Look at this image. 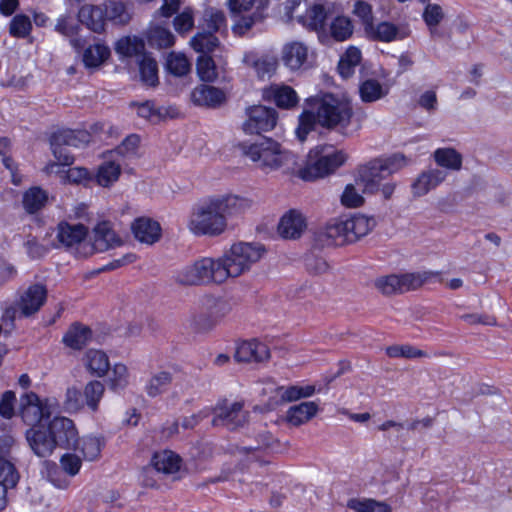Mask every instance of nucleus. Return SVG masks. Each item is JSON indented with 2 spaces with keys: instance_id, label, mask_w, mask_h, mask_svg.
<instances>
[{
  "instance_id": "14",
  "label": "nucleus",
  "mask_w": 512,
  "mask_h": 512,
  "mask_svg": "<svg viewBox=\"0 0 512 512\" xmlns=\"http://www.w3.org/2000/svg\"><path fill=\"white\" fill-rule=\"evenodd\" d=\"M152 467L144 470L145 479L143 484L148 487H153L156 482L150 479V475L154 471L163 473L165 475H175L180 472L181 458L179 455L170 450H163L156 452L151 460Z\"/></svg>"
},
{
  "instance_id": "39",
  "label": "nucleus",
  "mask_w": 512,
  "mask_h": 512,
  "mask_svg": "<svg viewBox=\"0 0 512 512\" xmlns=\"http://www.w3.org/2000/svg\"><path fill=\"white\" fill-rule=\"evenodd\" d=\"M173 375L168 371H159L151 375L147 380L144 390L151 397H157L168 390L172 383Z\"/></svg>"
},
{
  "instance_id": "54",
  "label": "nucleus",
  "mask_w": 512,
  "mask_h": 512,
  "mask_svg": "<svg viewBox=\"0 0 512 512\" xmlns=\"http://www.w3.org/2000/svg\"><path fill=\"white\" fill-rule=\"evenodd\" d=\"M194 11L191 7L184 8L173 19V27L179 35H187L194 28Z\"/></svg>"
},
{
  "instance_id": "19",
  "label": "nucleus",
  "mask_w": 512,
  "mask_h": 512,
  "mask_svg": "<svg viewBox=\"0 0 512 512\" xmlns=\"http://www.w3.org/2000/svg\"><path fill=\"white\" fill-rule=\"evenodd\" d=\"M446 178L447 172L443 169L431 168L425 170L412 183V193L416 197L424 196L443 183Z\"/></svg>"
},
{
  "instance_id": "31",
  "label": "nucleus",
  "mask_w": 512,
  "mask_h": 512,
  "mask_svg": "<svg viewBox=\"0 0 512 512\" xmlns=\"http://www.w3.org/2000/svg\"><path fill=\"white\" fill-rule=\"evenodd\" d=\"M327 13L323 5L314 4L306 9L304 14L297 15V21L309 30L323 31Z\"/></svg>"
},
{
  "instance_id": "30",
  "label": "nucleus",
  "mask_w": 512,
  "mask_h": 512,
  "mask_svg": "<svg viewBox=\"0 0 512 512\" xmlns=\"http://www.w3.org/2000/svg\"><path fill=\"white\" fill-rule=\"evenodd\" d=\"M266 96L274 103L284 109H290L297 105L299 98L296 91L287 85H271L266 91Z\"/></svg>"
},
{
  "instance_id": "44",
  "label": "nucleus",
  "mask_w": 512,
  "mask_h": 512,
  "mask_svg": "<svg viewBox=\"0 0 512 512\" xmlns=\"http://www.w3.org/2000/svg\"><path fill=\"white\" fill-rule=\"evenodd\" d=\"M165 68L170 74L182 77L191 71V63L184 53L173 51L166 57Z\"/></svg>"
},
{
  "instance_id": "8",
  "label": "nucleus",
  "mask_w": 512,
  "mask_h": 512,
  "mask_svg": "<svg viewBox=\"0 0 512 512\" xmlns=\"http://www.w3.org/2000/svg\"><path fill=\"white\" fill-rule=\"evenodd\" d=\"M15 446L13 436L9 434L0 436V511L7 507L8 490L15 488L20 479L15 464L9 459Z\"/></svg>"
},
{
  "instance_id": "23",
  "label": "nucleus",
  "mask_w": 512,
  "mask_h": 512,
  "mask_svg": "<svg viewBox=\"0 0 512 512\" xmlns=\"http://www.w3.org/2000/svg\"><path fill=\"white\" fill-rule=\"evenodd\" d=\"M306 227L303 215L296 211L290 210L285 213L278 224V233L286 239H296L301 236Z\"/></svg>"
},
{
  "instance_id": "38",
  "label": "nucleus",
  "mask_w": 512,
  "mask_h": 512,
  "mask_svg": "<svg viewBox=\"0 0 512 512\" xmlns=\"http://www.w3.org/2000/svg\"><path fill=\"white\" fill-rule=\"evenodd\" d=\"M91 338V330L82 324H73L63 337L66 346L79 350L82 349Z\"/></svg>"
},
{
  "instance_id": "33",
  "label": "nucleus",
  "mask_w": 512,
  "mask_h": 512,
  "mask_svg": "<svg viewBox=\"0 0 512 512\" xmlns=\"http://www.w3.org/2000/svg\"><path fill=\"white\" fill-rule=\"evenodd\" d=\"M435 163L444 171H459L462 168V155L454 148H438L433 152Z\"/></svg>"
},
{
  "instance_id": "62",
  "label": "nucleus",
  "mask_w": 512,
  "mask_h": 512,
  "mask_svg": "<svg viewBox=\"0 0 512 512\" xmlns=\"http://www.w3.org/2000/svg\"><path fill=\"white\" fill-rule=\"evenodd\" d=\"M79 25L68 16H61L57 19L55 30L67 37H72L78 33Z\"/></svg>"
},
{
  "instance_id": "17",
  "label": "nucleus",
  "mask_w": 512,
  "mask_h": 512,
  "mask_svg": "<svg viewBox=\"0 0 512 512\" xmlns=\"http://www.w3.org/2000/svg\"><path fill=\"white\" fill-rule=\"evenodd\" d=\"M88 233L87 228L83 224H69L61 222L57 227V239L66 248H76V253L81 256L79 252H84V239Z\"/></svg>"
},
{
  "instance_id": "42",
  "label": "nucleus",
  "mask_w": 512,
  "mask_h": 512,
  "mask_svg": "<svg viewBox=\"0 0 512 512\" xmlns=\"http://www.w3.org/2000/svg\"><path fill=\"white\" fill-rule=\"evenodd\" d=\"M103 9L106 21L114 25H126L131 20V13L122 2L107 1Z\"/></svg>"
},
{
  "instance_id": "36",
  "label": "nucleus",
  "mask_w": 512,
  "mask_h": 512,
  "mask_svg": "<svg viewBox=\"0 0 512 512\" xmlns=\"http://www.w3.org/2000/svg\"><path fill=\"white\" fill-rule=\"evenodd\" d=\"M56 143H64L70 147H82L91 141V133L86 130L60 129L54 132Z\"/></svg>"
},
{
  "instance_id": "64",
  "label": "nucleus",
  "mask_w": 512,
  "mask_h": 512,
  "mask_svg": "<svg viewBox=\"0 0 512 512\" xmlns=\"http://www.w3.org/2000/svg\"><path fill=\"white\" fill-rule=\"evenodd\" d=\"M60 464L68 475L75 476L81 468L82 461L77 455L66 453L61 457Z\"/></svg>"
},
{
  "instance_id": "63",
  "label": "nucleus",
  "mask_w": 512,
  "mask_h": 512,
  "mask_svg": "<svg viewBox=\"0 0 512 512\" xmlns=\"http://www.w3.org/2000/svg\"><path fill=\"white\" fill-rule=\"evenodd\" d=\"M64 405L68 412L79 411L83 407L81 392L74 387L68 388L65 395Z\"/></svg>"
},
{
  "instance_id": "56",
  "label": "nucleus",
  "mask_w": 512,
  "mask_h": 512,
  "mask_svg": "<svg viewBox=\"0 0 512 512\" xmlns=\"http://www.w3.org/2000/svg\"><path fill=\"white\" fill-rule=\"evenodd\" d=\"M386 354L391 358H421L426 357L427 353L412 345H392L386 348Z\"/></svg>"
},
{
  "instance_id": "57",
  "label": "nucleus",
  "mask_w": 512,
  "mask_h": 512,
  "mask_svg": "<svg viewBox=\"0 0 512 512\" xmlns=\"http://www.w3.org/2000/svg\"><path fill=\"white\" fill-rule=\"evenodd\" d=\"M197 73L203 81L212 82L217 77L216 66L208 55H200L197 59Z\"/></svg>"
},
{
  "instance_id": "15",
  "label": "nucleus",
  "mask_w": 512,
  "mask_h": 512,
  "mask_svg": "<svg viewBox=\"0 0 512 512\" xmlns=\"http://www.w3.org/2000/svg\"><path fill=\"white\" fill-rule=\"evenodd\" d=\"M93 244L84 245L85 251L79 252L82 257H87L94 252H104L110 248L122 245L121 238L113 230L108 221L98 223L94 228Z\"/></svg>"
},
{
  "instance_id": "46",
  "label": "nucleus",
  "mask_w": 512,
  "mask_h": 512,
  "mask_svg": "<svg viewBox=\"0 0 512 512\" xmlns=\"http://www.w3.org/2000/svg\"><path fill=\"white\" fill-rule=\"evenodd\" d=\"M48 201V194L40 187H32L23 195V206L25 210L33 214L42 209Z\"/></svg>"
},
{
  "instance_id": "51",
  "label": "nucleus",
  "mask_w": 512,
  "mask_h": 512,
  "mask_svg": "<svg viewBox=\"0 0 512 512\" xmlns=\"http://www.w3.org/2000/svg\"><path fill=\"white\" fill-rule=\"evenodd\" d=\"M353 30L352 21L346 16H337L329 26L331 37L339 42L349 39L353 34Z\"/></svg>"
},
{
  "instance_id": "26",
  "label": "nucleus",
  "mask_w": 512,
  "mask_h": 512,
  "mask_svg": "<svg viewBox=\"0 0 512 512\" xmlns=\"http://www.w3.org/2000/svg\"><path fill=\"white\" fill-rule=\"evenodd\" d=\"M191 97L195 104L207 107L220 106L226 100L225 93L221 89L209 85L196 87Z\"/></svg>"
},
{
  "instance_id": "12",
  "label": "nucleus",
  "mask_w": 512,
  "mask_h": 512,
  "mask_svg": "<svg viewBox=\"0 0 512 512\" xmlns=\"http://www.w3.org/2000/svg\"><path fill=\"white\" fill-rule=\"evenodd\" d=\"M256 0H229L228 5L234 17H237L232 27L234 33L245 34L256 22L263 19L262 9L258 6L252 13H248L255 4Z\"/></svg>"
},
{
  "instance_id": "18",
  "label": "nucleus",
  "mask_w": 512,
  "mask_h": 512,
  "mask_svg": "<svg viewBox=\"0 0 512 512\" xmlns=\"http://www.w3.org/2000/svg\"><path fill=\"white\" fill-rule=\"evenodd\" d=\"M25 438L33 453L38 457H48L56 448L48 428L43 425L29 428L25 433Z\"/></svg>"
},
{
  "instance_id": "16",
  "label": "nucleus",
  "mask_w": 512,
  "mask_h": 512,
  "mask_svg": "<svg viewBox=\"0 0 512 512\" xmlns=\"http://www.w3.org/2000/svg\"><path fill=\"white\" fill-rule=\"evenodd\" d=\"M55 446L70 449L77 443V430L72 420L66 417H55L47 426Z\"/></svg>"
},
{
  "instance_id": "22",
  "label": "nucleus",
  "mask_w": 512,
  "mask_h": 512,
  "mask_svg": "<svg viewBox=\"0 0 512 512\" xmlns=\"http://www.w3.org/2000/svg\"><path fill=\"white\" fill-rule=\"evenodd\" d=\"M132 232L134 237L141 243L153 244L160 239V224L147 217H140L132 223Z\"/></svg>"
},
{
  "instance_id": "32",
  "label": "nucleus",
  "mask_w": 512,
  "mask_h": 512,
  "mask_svg": "<svg viewBox=\"0 0 512 512\" xmlns=\"http://www.w3.org/2000/svg\"><path fill=\"white\" fill-rule=\"evenodd\" d=\"M318 404L314 401L302 402L291 406L286 415L287 421L293 426H300L308 422L318 412Z\"/></svg>"
},
{
  "instance_id": "21",
  "label": "nucleus",
  "mask_w": 512,
  "mask_h": 512,
  "mask_svg": "<svg viewBox=\"0 0 512 512\" xmlns=\"http://www.w3.org/2000/svg\"><path fill=\"white\" fill-rule=\"evenodd\" d=\"M309 50L307 45L300 41H291L282 48V61L290 70H299L307 64Z\"/></svg>"
},
{
  "instance_id": "61",
  "label": "nucleus",
  "mask_w": 512,
  "mask_h": 512,
  "mask_svg": "<svg viewBox=\"0 0 512 512\" xmlns=\"http://www.w3.org/2000/svg\"><path fill=\"white\" fill-rule=\"evenodd\" d=\"M363 196L356 190L353 184H348L341 196V203L349 208L359 207L363 204Z\"/></svg>"
},
{
  "instance_id": "37",
  "label": "nucleus",
  "mask_w": 512,
  "mask_h": 512,
  "mask_svg": "<svg viewBox=\"0 0 512 512\" xmlns=\"http://www.w3.org/2000/svg\"><path fill=\"white\" fill-rule=\"evenodd\" d=\"M200 27L202 30L213 33L226 31L227 22L224 12L214 7L206 8L202 15Z\"/></svg>"
},
{
  "instance_id": "45",
  "label": "nucleus",
  "mask_w": 512,
  "mask_h": 512,
  "mask_svg": "<svg viewBox=\"0 0 512 512\" xmlns=\"http://www.w3.org/2000/svg\"><path fill=\"white\" fill-rule=\"evenodd\" d=\"M117 54L123 57L141 58L144 52V42L137 37H124L117 41L115 45Z\"/></svg>"
},
{
  "instance_id": "4",
  "label": "nucleus",
  "mask_w": 512,
  "mask_h": 512,
  "mask_svg": "<svg viewBox=\"0 0 512 512\" xmlns=\"http://www.w3.org/2000/svg\"><path fill=\"white\" fill-rule=\"evenodd\" d=\"M373 217L355 213L328 222L316 233V241L322 246H342L354 243L375 227Z\"/></svg>"
},
{
  "instance_id": "7",
  "label": "nucleus",
  "mask_w": 512,
  "mask_h": 512,
  "mask_svg": "<svg viewBox=\"0 0 512 512\" xmlns=\"http://www.w3.org/2000/svg\"><path fill=\"white\" fill-rule=\"evenodd\" d=\"M440 273L434 271H423L405 274H391L379 277L375 280V287L385 295L404 293L415 290L425 283L432 282L439 278Z\"/></svg>"
},
{
  "instance_id": "55",
  "label": "nucleus",
  "mask_w": 512,
  "mask_h": 512,
  "mask_svg": "<svg viewBox=\"0 0 512 512\" xmlns=\"http://www.w3.org/2000/svg\"><path fill=\"white\" fill-rule=\"evenodd\" d=\"M104 391V385L100 381H91L85 386L84 395L86 404L92 411H97L98 404L103 397Z\"/></svg>"
},
{
  "instance_id": "58",
  "label": "nucleus",
  "mask_w": 512,
  "mask_h": 512,
  "mask_svg": "<svg viewBox=\"0 0 512 512\" xmlns=\"http://www.w3.org/2000/svg\"><path fill=\"white\" fill-rule=\"evenodd\" d=\"M32 29L30 18L23 14H18L13 17L10 22V34L14 37L25 38Z\"/></svg>"
},
{
  "instance_id": "20",
  "label": "nucleus",
  "mask_w": 512,
  "mask_h": 512,
  "mask_svg": "<svg viewBox=\"0 0 512 512\" xmlns=\"http://www.w3.org/2000/svg\"><path fill=\"white\" fill-rule=\"evenodd\" d=\"M234 357L238 362H263L270 358V351L266 344L254 339L238 344Z\"/></svg>"
},
{
  "instance_id": "28",
  "label": "nucleus",
  "mask_w": 512,
  "mask_h": 512,
  "mask_svg": "<svg viewBox=\"0 0 512 512\" xmlns=\"http://www.w3.org/2000/svg\"><path fill=\"white\" fill-rule=\"evenodd\" d=\"M365 33L368 38L382 42L400 40L407 36L404 29L390 22H381L377 25L373 23L371 25V31H365Z\"/></svg>"
},
{
  "instance_id": "47",
  "label": "nucleus",
  "mask_w": 512,
  "mask_h": 512,
  "mask_svg": "<svg viewBox=\"0 0 512 512\" xmlns=\"http://www.w3.org/2000/svg\"><path fill=\"white\" fill-rule=\"evenodd\" d=\"M360 61L361 51L354 46L349 47L345 54L341 56L338 64V71L341 77L344 79L349 78L354 73Z\"/></svg>"
},
{
  "instance_id": "24",
  "label": "nucleus",
  "mask_w": 512,
  "mask_h": 512,
  "mask_svg": "<svg viewBox=\"0 0 512 512\" xmlns=\"http://www.w3.org/2000/svg\"><path fill=\"white\" fill-rule=\"evenodd\" d=\"M120 174V162L110 156L108 151L103 153V162L99 165L95 175L96 182L102 187H109L119 179Z\"/></svg>"
},
{
  "instance_id": "49",
  "label": "nucleus",
  "mask_w": 512,
  "mask_h": 512,
  "mask_svg": "<svg viewBox=\"0 0 512 512\" xmlns=\"http://www.w3.org/2000/svg\"><path fill=\"white\" fill-rule=\"evenodd\" d=\"M73 448L78 450L83 455L84 459L93 461L99 457L102 443L98 437L85 436L81 439L77 438V443Z\"/></svg>"
},
{
  "instance_id": "35",
  "label": "nucleus",
  "mask_w": 512,
  "mask_h": 512,
  "mask_svg": "<svg viewBox=\"0 0 512 512\" xmlns=\"http://www.w3.org/2000/svg\"><path fill=\"white\" fill-rule=\"evenodd\" d=\"M84 365L91 374L98 377L104 376L110 367L108 356L103 351L95 349L85 353Z\"/></svg>"
},
{
  "instance_id": "6",
  "label": "nucleus",
  "mask_w": 512,
  "mask_h": 512,
  "mask_svg": "<svg viewBox=\"0 0 512 512\" xmlns=\"http://www.w3.org/2000/svg\"><path fill=\"white\" fill-rule=\"evenodd\" d=\"M311 153H313L317 159L313 162H309L299 171V176L305 181L323 178L335 172L348 158L343 150H336L328 145L317 146Z\"/></svg>"
},
{
  "instance_id": "1",
  "label": "nucleus",
  "mask_w": 512,
  "mask_h": 512,
  "mask_svg": "<svg viewBox=\"0 0 512 512\" xmlns=\"http://www.w3.org/2000/svg\"><path fill=\"white\" fill-rule=\"evenodd\" d=\"M265 254L260 243L238 242L217 258L202 257L182 267L176 282L187 286L221 285L248 273Z\"/></svg>"
},
{
  "instance_id": "13",
  "label": "nucleus",
  "mask_w": 512,
  "mask_h": 512,
  "mask_svg": "<svg viewBox=\"0 0 512 512\" xmlns=\"http://www.w3.org/2000/svg\"><path fill=\"white\" fill-rule=\"evenodd\" d=\"M277 123L275 109L263 105H256L247 110V120L243 123V130L247 134H258L262 131L272 130Z\"/></svg>"
},
{
  "instance_id": "27",
  "label": "nucleus",
  "mask_w": 512,
  "mask_h": 512,
  "mask_svg": "<svg viewBox=\"0 0 512 512\" xmlns=\"http://www.w3.org/2000/svg\"><path fill=\"white\" fill-rule=\"evenodd\" d=\"M79 21L96 33L104 31L105 13L103 6L84 5L78 12Z\"/></svg>"
},
{
  "instance_id": "43",
  "label": "nucleus",
  "mask_w": 512,
  "mask_h": 512,
  "mask_svg": "<svg viewBox=\"0 0 512 512\" xmlns=\"http://www.w3.org/2000/svg\"><path fill=\"white\" fill-rule=\"evenodd\" d=\"M218 45L219 40L215 33L208 30H202L190 39V46L202 55H207V53L214 51Z\"/></svg>"
},
{
  "instance_id": "2",
  "label": "nucleus",
  "mask_w": 512,
  "mask_h": 512,
  "mask_svg": "<svg viewBox=\"0 0 512 512\" xmlns=\"http://www.w3.org/2000/svg\"><path fill=\"white\" fill-rule=\"evenodd\" d=\"M310 109L304 110L298 118L295 130L297 138L304 142L316 124L323 128L336 130L344 136H350L360 129L353 119V109L349 100L331 93L317 95L307 99Z\"/></svg>"
},
{
  "instance_id": "41",
  "label": "nucleus",
  "mask_w": 512,
  "mask_h": 512,
  "mask_svg": "<svg viewBox=\"0 0 512 512\" xmlns=\"http://www.w3.org/2000/svg\"><path fill=\"white\" fill-rule=\"evenodd\" d=\"M141 81L147 86H156L159 82L158 64L149 54L141 55L137 59Z\"/></svg>"
},
{
  "instance_id": "29",
  "label": "nucleus",
  "mask_w": 512,
  "mask_h": 512,
  "mask_svg": "<svg viewBox=\"0 0 512 512\" xmlns=\"http://www.w3.org/2000/svg\"><path fill=\"white\" fill-rule=\"evenodd\" d=\"M132 105L137 108L136 113L139 117L154 124L176 115V111H172L170 108L156 107L152 101L132 103Z\"/></svg>"
},
{
  "instance_id": "3",
  "label": "nucleus",
  "mask_w": 512,
  "mask_h": 512,
  "mask_svg": "<svg viewBox=\"0 0 512 512\" xmlns=\"http://www.w3.org/2000/svg\"><path fill=\"white\" fill-rule=\"evenodd\" d=\"M250 207L251 201L238 195H211L191 207L187 228L195 236L217 237L227 230L230 217L238 216Z\"/></svg>"
},
{
  "instance_id": "11",
  "label": "nucleus",
  "mask_w": 512,
  "mask_h": 512,
  "mask_svg": "<svg viewBox=\"0 0 512 512\" xmlns=\"http://www.w3.org/2000/svg\"><path fill=\"white\" fill-rule=\"evenodd\" d=\"M214 417L212 424L214 426H224L234 430L247 420V413L243 410V403L240 401L229 402L222 400L217 403L215 408H211Z\"/></svg>"
},
{
  "instance_id": "5",
  "label": "nucleus",
  "mask_w": 512,
  "mask_h": 512,
  "mask_svg": "<svg viewBox=\"0 0 512 512\" xmlns=\"http://www.w3.org/2000/svg\"><path fill=\"white\" fill-rule=\"evenodd\" d=\"M408 163L403 154H394L386 159H373L357 169L355 183L362 187L363 193L375 194L381 192L385 199H389L395 190V183L381 184L387 177L396 173Z\"/></svg>"
},
{
  "instance_id": "60",
  "label": "nucleus",
  "mask_w": 512,
  "mask_h": 512,
  "mask_svg": "<svg viewBox=\"0 0 512 512\" xmlns=\"http://www.w3.org/2000/svg\"><path fill=\"white\" fill-rule=\"evenodd\" d=\"M51 148L54 157L57 159L59 165L70 166L74 162V157L67 150V146L64 143H56L55 136H51Z\"/></svg>"
},
{
  "instance_id": "50",
  "label": "nucleus",
  "mask_w": 512,
  "mask_h": 512,
  "mask_svg": "<svg viewBox=\"0 0 512 512\" xmlns=\"http://www.w3.org/2000/svg\"><path fill=\"white\" fill-rule=\"evenodd\" d=\"M139 144V136L131 134L127 136L114 150H110L108 152L110 156H113L120 162V159H130L135 157L137 155Z\"/></svg>"
},
{
  "instance_id": "10",
  "label": "nucleus",
  "mask_w": 512,
  "mask_h": 512,
  "mask_svg": "<svg viewBox=\"0 0 512 512\" xmlns=\"http://www.w3.org/2000/svg\"><path fill=\"white\" fill-rule=\"evenodd\" d=\"M47 298V289L42 284L29 286L14 306L8 307L4 319L13 321L17 317H29L40 310Z\"/></svg>"
},
{
  "instance_id": "52",
  "label": "nucleus",
  "mask_w": 512,
  "mask_h": 512,
  "mask_svg": "<svg viewBox=\"0 0 512 512\" xmlns=\"http://www.w3.org/2000/svg\"><path fill=\"white\" fill-rule=\"evenodd\" d=\"M347 506L355 512H391V507L374 499H350Z\"/></svg>"
},
{
  "instance_id": "53",
  "label": "nucleus",
  "mask_w": 512,
  "mask_h": 512,
  "mask_svg": "<svg viewBox=\"0 0 512 512\" xmlns=\"http://www.w3.org/2000/svg\"><path fill=\"white\" fill-rule=\"evenodd\" d=\"M109 388L113 391L124 390L129 383L128 369L124 364H115L108 379Z\"/></svg>"
},
{
  "instance_id": "9",
  "label": "nucleus",
  "mask_w": 512,
  "mask_h": 512,
  "mask_svg": "<svg viewBox=\"0 0 512 512\" xmlns=\"http://www.w3.org/2000/svg\"><path fill=\"white\" fill-rule=\"evenodd\" d=\"M244 155L262 169L274 170L279 168L286 157L278 142L263 137L252 144H241Z\"/></svg>"
},
{
  "instance_id": "40",
  "label": "nucleus",
  "mask_w": 512,
  "mask_h": 512,
  "mask_svg": "<svg viewBox=\"0 0 512 512\" xmlns=\"http://www.w3.org/2000/svg\"><path fill=\"white\" fill-rule=\"evenodd\" d=\"M110 56V49L102 43L88 46L82 56L83 63L87 68L100 67Z\"/></svg>"
},
{
  "instance_id": "34",
  "label": "nucleus",
  "mask_w": 512,
  "mask_h": 512,
  "mask_svg": "<svg viewBox=\"0 0 512 512\" xmlns=\"http://www.w3.org/2000/svg\"><path fill=\"white\" fill-rule=\"evenodd\" d=\"M147 42L151 47L166 49L175 43L174 34L161 25H151L146 32Z\"/></svg>"
},
{
  "instance_id": "59",
  "label": "nucleus",
  "mask_w": 512,
  "mask_h": 512,
  "mask_svg": "<svg viewBox=\"0 0 512 512\" xmlns=\"http://www.w3.org/2000/svg\"><path fill=\"white\" fill-rule=\"evenodd\" d=\"M353 14L361 20L364 31H371V25L373 24V13L372 6L369 3L363 0L355 1L353 5Z\"/></svg>"
},
{
  "instance_id": "48",
  "label": "nucleus",
  "mask_w": 512,
  "mask_h": 512,
  "mask_svg": "<svg viewBox=\"0 0 512 512\" xmlns=\"http://www.w3.org/2000/svg\"><path fill=\"white\" fill-rule=\"evenodd\" d=\"M361 100L366 103L375 102L388 94V89L375 79L364 81L359 87Z\"/></svg>"
},
{
  "instance_id": "25",
  "label": "nucleus",
  "mask_w": 512,
  "mask_h": 512,
  "mask_svg": "<svg viewBox=\"0 0 512 512\" xmlns=\"http://www.w3.org/2000/svg\"><path fill=\"white\" fill-rule=\"evenodd\" d=\"M20 415L27 425L37 426L43 418V408L39 397L33 393H27L20 400Z\"/></svg>"
}]
</instances>
